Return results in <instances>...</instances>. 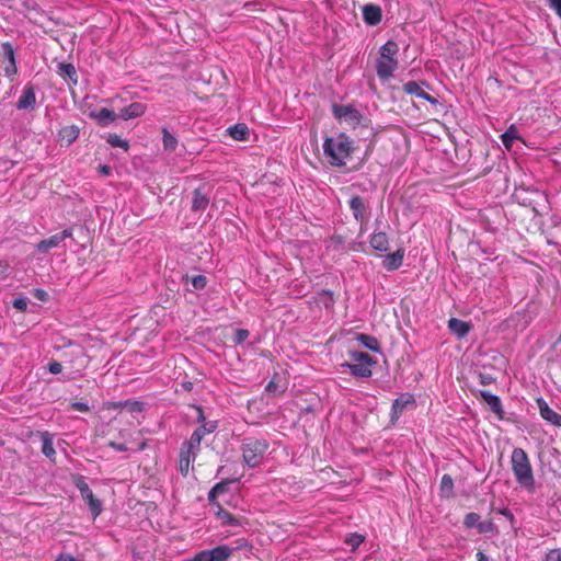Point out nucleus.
I'll return each instance as SVG.
<instances>
[{"label":"nucleus","mask_w":561,"mask_h":561,"mask_svg":"<svg viewBox=\"0 0 561 561\" xmlns=\"http://www.w3.org/2000/svg\"><path fill=\"white\" fill-rule=\"evenodd\" d=\"M323 151L330 164L336 167L346 165L353 151V141L345 134H339L335 137L325 139Z\"/></svg>","instance_id":"f257e3e1"},{"label":"nucleus","mask_w":561,"mask_h":561,"mask_svg":"<svg viewBox=\"0 0 561 561\" xmlns=\"http://www.w3.org/2000/svg\"><path fill=\"white\" fill-rule=\"evenodd\" d=\"M512 470L516 481L526 489L533 492L535 490V478L528 455L523 448H514L511 456Z\"/></svg>","instance_id":"f03ea898"},{"label":"nucleus","mask_w":561,"mask_h":561,"mask_svg":"<svg viewBox=\"0 0 561 561\" xmlns=\"http://www.w3.org/2000/svg\"><path fill=\"white\" fill-rule=\"evenodd\" d=\"M268 446L270 444L266 439L255 437L244 438L240 447L243 462L249 468H256L262 462Z\"/></svg>","instance_id":"7ed1b4c3"},{"label":"nucleus","mask_w":561,"mask_h":561,"mask_svg":"<svg viewBox=\"0 0 561 561\" xmlns=\"http://www.w3.org/2000/svg\"><path fill=\"white\" fill-rule=\"evenodd\" d=\"M399 51L398 44L389 41L380 48V57L377 59L376 70L381 79H389L398 68V60L396 58Z\"/></svg>","instance_id":"20e7f679"},{"label":"nucleus","mask_w":561,"mask_h":561,"mask_svg":"<svg viewBox=\"0 0 561 561\" xmlns=\"http://www.w3.org/2000/svg\"><path fill=\"white\" fill-rule=\"evenodd\" d=\"M350 357L354 363L345 362L341 364L342 367L347 368L352 376L354 377H371V366H374L377 363V360L373 356L362 351H352L350 352Z\"/></svg>","instance_id":"39448f33"},{"label":"nucleus","mask_w":561,"mask_h":561,"mask_svg":"<svg viewBox=\"0 0 561 561\" xmlns=\"http://www.w3.org/2000/svg\"><path fill=\"white\" fill-rule=\"evenodd\" d=\"M530 194L540 195L541 192L534 185H525L524 182L514 181V190L512 197L520 205H531L533 199L528 196Z\"/></svg>","instance_id":"423d86ee"},{"label":"nucleus","mask_w":561,"mask_h":561,"mask_svg":"<svg viewBox=\"0 0 561 561\" xmlns=\"http://www.w3.org/2000/svg\"><path fill=\"white\" fill-rule=\"evenodd\" d=\"M72 236H73L72 228H66L62 231H60L47 239L39 241L36 244V250L39 253L46 254L49 252L50 249L59 247L61 242H64L68 238H72Z\"/></svg>","instance_id":"0eeeda50"},{"label":"nucleus","mask_w":561,"mask_h":561,"mask_svg":"<svg viewBox=\"0 0 561 561\" xmlns=\"http://www.w3.org/2000/svg\"><path fill=\"white\" fill-rule=\"evenodd\" d=\"M333 113L339 119H343L345 123L357 126L360 124V113L350 105H334Z\"/></svg>","instance_id":"6e6552de"},{"label":"nucleus","mask_w":561,"mask_h":561,"mask_svg":"<svg viewBox=\"0 0 561 561\" xmlns=\"http://www.w3.org/2000/svg\"><path fill=\"white\" fill-rule=\"evenodd\" d=\"M210 193L211 187L207 184H203L195 188L193 192L192 209L194 211L205 210L209 204Z\"/></svg>","instance_id":"1a4fd4ad"},{"label":"nucleus","mask_w":561,"mask_h":561,"mask_svg":"<svg viewBox=\"0 0 561 561\" xmlns=\"http://www.w3.org/2000/svg\"><path fill=\"white\" fill-rule=\"evenodd\" d=\"M414 403V397L410 393H404L394 399L391 405V422L394 423L400 417L404 409Z\"/></svg>","instance_id":"9d476101"},{"label":"nucleus","mask_w":561,"mask_h":561,"mask_svg":"<svg viewBox=\"0 0 561 561\" xmlns=\"http://www.w3.org/2000/svg\"><path fill=\"white\" fill-rule=\"evenodd\" d=\"M478 394L483 399V401L489 405L491 411L500 419H504V410L502 405V401L499 396L492 394L486 390H479Z\"/></svg>","instance_id":"9b49d317"},{"label":"nucleus","mask_w":561,"mask_h":561,"mask_svg":"<svg viewBox=\"0 0 561 561\" xmlns=\"http://www.w3.org/2000/svg\"><path fill=\"white\" fill-rule=\"evenodd\" d=\"M240 479L239 478H233V479H225L218 483H216L211 489L210 491L208 492V502H209V505L210 506H215V505H218V496L224 494V493H227L228 492V486L229 484L231 483H236L238 482Z\"/></svg>","instance_id":"f8f14e48"},{"label":"nucleus","mask_w":561,"mask_h":561,"mask_svg":"<svg viewBox=\"0 0 561 561\" xmlns=\"http://www.w3.org/2000/svg\"><path fill=\"white\" fill-rule=\"evenodd\" d=\"M537 405L545 421L554 426H561V414L552 410L542 398L537 399Z\"/></svg>","instance_id":"ddd939ff"},{"label":"nucleus","mask_w":561,"mask_h":561,"mask_svg":"<svg viewBox=\"0 0 561 561\" xmlns=\"http://www.w3.org/2000/svg\"><path fill=\"white\" fill-rule=\"evenodd\" d=\"M447 328L458 339H463L469 334V332L472 329V325L470 322L457 318H450L447 322Z\"/></svg>","instance_id":"4468645a"},{"label":"nucleus","mask_w":561,"mask_h":561,"mask_svg":"<svg viewBox=\"0 0 561 561\" xmlns=\"http://www.w3.org/2000/svg\"><path fill=\"white\" fill-rule=\"evenodd\" d=\"M89 116L95 119L101 126H107L117 118V115L114 111L105 107L91 111Z\"/></svg>","instance_id":"2eb2a0df"},{"label":"nucleus","mask_w":561,"mask_h":561,"mask_svg":"<svg viewBox=\"0 0 561 561\" xmlns=\"http://www.w3.org/2000/svg\"><path fill=\"white\" fill-rule=\"evenodd\" d=\"M80 494L88 504L93 518H96L103 511L102 502L93 495L90 488L88 490H83Z\"/></svg>","instance_id":"dca6fc26"},{"label":"nucleus","mask_w":561,"mask_h":561,"mask_svg":"<svg viewBox=\"0 0 561 561\" xmlns=\"http://www.w3.org/2000/svg\"><path fill=\"white\" fill-rule=\"evenodd\" d=\"M39 438L42 440V453L51 461H55L56 450L54 448V435L49 432H38Z\"/></svg>","instance_id":"f3484780"},{"label":"nucleus","mask_w":561,"mask_h":561,"mask_svg":"<svg viewBox=\"0 0 561 561\" xmlns=\"http://www.w3.org/2000/svg\"><path fill=\"white\" fill-rule=\"evenodd\" d=\"M403 257H404V250L398 249L396 252L386 255V257L382 262V266L389 272L396 271L402 265Z\"/></svg>","instance_id":"a211bd4d"},{"label":"nucleus","mask_w":561,"mask_h":561,"mask_svg":"<svg viewBox=\"0 0 561 561\" xmlns=\"http://www.w3.org/2000/svg\"><path fill=\"white\" fill-rule=\"evenodd\" d=\"M79 128L75 125L65 126L59 131V141L61 146L71 145L79 137Z\"/></svg>","instance_id":"6ab92c4d"},{"label":"nucleus","mask_w":561,"mask_h":561,"mask_svg":"<svg viewBox=\"0 0 561 561\" xmlns=\"http://www.w3.org/2000/svg\"><path fill=\"white\" fill-rule=\"evenodd\" d=\"M364 21L369 25H376L381 20V11L377 5L366 4L363 8Z\"/></svg>","instance_id":"aec40b11"},{"label":"nucleus","mask_w":561,"mask_h":561,"mask_svg":"<svg viewBox=\"0 0 561 561\" xmlns=\"http://www.w3.org/2000/svg\"><path fill=\"white\" fill-rule=\"evenodd\" d=\"M403 90L409 93V94H413L417 98H421V99H424V100H427L428 102L431 103H436L437 101L431 96L428 93H426L422 87L415 82V81H409L407 82L404 85H403Z\"/></svg>","instance_id":"412c9836"},{"label":"nucleus","mask_w":561,"mask_h":561,"mask_svg":"<svg viewBox=\"0 0 561 561\" xmlns=\"http://www.w3.org/2000/svg\"><path fill=\"white\" fill-rule=\"evenodd\" d=\"M371 248L376 251L387 252L389 251V240L386 232H375L370 237L369 241Z\"/></svg>","instance_id":"4be33fe9"},{"label":"nucleus","mask_w":561,"mask_h":561,"mask_svg":"<svg viewBox=\"0 0 561 561\" xmlns=\"http://www.w3.org/2000/svg\"><path fill=\"white\" fill-rule=\"evenodd\" d=\"M146 112V105L139 102L131 103L124 107L121 112V117L124 119H131L141 116Z\"/></svg>","instance_id":"5701e85b"},{"label":"nucleus","mask_w":561,"mask_h":561,"mask_svg":"<svg viewBox=\"0 0 561 561\" xmlns=\"http://www.w3.org/2000/svg\"><path fill=\"white\" fill-rule=\"evenodd\" d=\"M350 207L357 221H364L366 219V206L360 196H353L350 201Z\"/></svg>","instance_id":"b1692460"},{"label":"nucleus","mask_w":561,"mask_h":561,"mask_svg":"<svg viewBox=\"0 0 561 561\" xmlns=\"http://www.w3.org/2000/svg\"><path fill=\"white\" fill-rule=\"evenodd\" d=\"M194 460L195 459H193V451L182 447L180 451L179 469L183 477H186L188 474L191 461Z\"/></svg>","instance_id":"393cba45"},{"label":"nucleus","mask_w":561,"mask_h":561,"mask_svg":"<svg viewBox=\"0 0 561 561\" xmlns=\"http://www.w3.org/2000/svg\"><path fill=\"white\" fill-rule=\"evenodd\" d=\"M182 279H183L185 285L191 284L192 287H193V290H203L207 286V284H208L207 277L205 275H202V274H199V275H192V276L186 274V275L183 276Z\"/></svg>","instance_id":"a878e982"},{"label":"nucleus","mask_w":561,"mask_h":561,"mask_svg":"<svg viewBox=\"0 0 561 561\" xmlns=\"http://www.w3.org/2000/svg\"><path fill=\"white\" fill-rule=\"evenodd\" d=\"M35 104V93L32 87H27L23 90L19 101L18 108H27Z\"/></svg>","instance_id":"bb28decb"},{"label":"nucleus","mask_w":561,"mask_h":561,"mask_svg":"<svg viewBox=\"0 0 561 561\" xmlns=\"http://www.w3.org/2000/svg\"><path fill=\"white\" fill-rule=\"evenodd\" d=\"M204 437L197 432L196 430L192 433L188 440L183 443V446L185 449L193 451V459L196 458V455L199 450L202 439Z\"/></svg>","instance_id":"cd10ccee"},{"label":"nucleus","mask_w":561,"mask_h":561,"mask_svg":"<svg viewBox=\"0 0 561 561\" xmlns=\"http://www.w3.org/2000/svg\"><path fill=\"white\" fill-rule=\"evenodd\" d=\"M356 340L360 342V344L373 352H380V345L378 340L375 336L359 333L356 336Z\"/></svg>","instance_id":"c85d7f7f"},{"label":"nucleus","mask_w":561,"mask_h":561,"mask_svg":"<svg viewBox=\"0 0 561 561\" xmlns=\"http://www.w3.org/2000/svg\"><path fill=\"white\" fill-rule=\"evenodd\" d=\"M501 139L505 148L510 150L513 142L520 139V135L517 128L514 125H511L510 128L501 136Z\"/></svg>","instance_id":"c756f323"},{"label":"nucleus","mask_w":561,"mask_h":561,"mask_svg":"<svg viewBox=\"0 0 561 561\" xmlns=\"http://www.w3.org/2000/svg\"><path fill=\"white\" fill-rule=\"evenodd\" d=\"M228 133L236 140H245L249 136V128L244 124H237L230 127Z\"/></svg>","instance_id":"7c9ffc66"},{"label":"nucleus","mask_w":561,"mask_h":561,"mask_svg":"<svg viewBox=\"0 0 561 561\" xmlns=\"http://www.w3.org/2000/svg\"><path fill=\"white\" fill-rule=\"evenodd\" d=\"M440 495L450 497L454 491V480L449 474H444L440 480Z\"/></svg>","instance_id":"2f4dec72"},{"label":"nucleus","mask_w":561,"mask_h":561,"mask_svg":"<svg viewBox=\"0 0 561 561\" xmlns=\"http://www.w3.org/2000/svg\"><path fill=\"white\" fill-rule=\"evenodd\" d=\"M58 73L62 78H68L72 82L77 83V71L76 68L71 64H59L58 65Z\"/></svg>","instance_id":"473e14b6"},{"label":"nucleus","mask_w":561,"mask_h":561,"mask_svg":"<svg viewBox=\"0 0 561 561\" xmlns=\"http://www.w3.org/2000/svg\"><path fill=\"white\" fill-rule=\"evenodd\" d=\"M217 507L216 515L222 520V524L237 526L239 525L238 519L231 515L228 511L224 510L220 504L215 505Z\"/></svg>","instance_id":"72a5a7b5"},{"label":"nucleus","mask_w":561,"mask_h":561,"mask_svg":"<svg viewBox=\"0 0 561 561\" xmlns=\"http://www.w3.org/2000/svg\"><path fill=\"white\" fill-rule=\"evenodd\" d=\"M163 133V147L168 151H174L178 145L176 138L169 133L165 128L162 130Z\"/></svg>","instance_id":"f704fd0d"},{"label":"nucleus","mask_w":561,"mask_h":561,"mask_svg":"<svg viewBox=\"0 0 561 561\" xmlns=\"http://www.w3.org/2000/svg\"><path fill=\"white\" fill-rule=\"evenodd\" d=\"M480 515L477 513H468L463 518V526L466 528H476L478 530L480 524Z\"/></svg>","instance_id":"c9c22d12"},{"label":"nucleus","mask_w":561,"mask_h":561,"mask_svg":"<svg viewBox=\"0 0 561 561\" xmlns=\"http://www.w3.org/2000/svg\"><path fill=\"white\" fill-rule=\"evenodd\" d=\"M477 531H478V534H481V535L499 533L497 527L491 519L485 520V522H480L479 528Z\"/></svg>","instance_id":"e433bc0d"},{"label":"nucleus","mask_w":561,"mask_h":561,"mask_svg":"<svg viewBox=\"0 0 561 561\" xmlns=\"http://www.w3.org/2000/svg\"><path fill=\"white\" fill-rule=\"evenodd\" d=\"M218 427L217 421H208L206 423H203L201 426L195 428L199 434L204 437L206 434H210L215 432Z\"/></svg>","instance_id":"4c0bfd02"},{"label":"nucleus","mask_w":561,"mask_h":561,"mask_svg":"<svg viewBox=\"0 0 561 561\" xmlns=\"http://www.w3.org/2000/svg\"><path fill=\"white\" fill-rule=\"evenodd\" d=\"M107 142L111 144L113 147H119L123 148L124 150H128L129 148L128 142L115 134H111L108 136Z\"/></svg>","instance_id":"58836bf2"},{"label":"nucleus","mask_w":561,"mask_h":561,"mask_svg":"<svg viewBox=\"0 0 561 561\" xmlns=\"http://www.w3.org/2000/svg\"><path fill=\"white\" fill-rule=\"evenodd\" d=\"M320 298H321V301L322 304L324 305L325 308H330L333 306L334 304V298H333V293L331 290H328V289H323L320 294H319Z\"/></svg>","instance_id":"ea45409f"},{"label":"nucleus","mask_w":561,"mask_h":561,"mask_svg":"<svg viewBox=\"0 0 561 561\" xmlns=\"http://www.w3.org/2000/svg\"><path fill=\"white\" fill-rule=\"evenodd\" d=\"M250 335V332L245 329H237L234 331V334H233V337H232V341L236 343V344H242L243 342L247 341V339L249 337Z\"/></svg>","instance_id":"a19ab883"},{"label":"nucleus","mask_w":561,"mask_h":561,"mask_svg":"<svg viewBox=\"0 0 561 561\" xmlns=\"http://www.w3.org/2000/svg\"><path fill=\"white\" fill-rule=\"evenodd\" d=\"M125 407L128 409L131 413H140L145 409L144 402L134 400V401H126Z\"/></svg>","instance_id":"79ce46f5"},{"label":"nucleus","mask_w":561,"mask_h":561,"mask_svg":"<svg viewBox=\"0 0 561 561\" xmlns=\"http://www.w3.org/2000/svg\"><path fill=\"white\" fill-rule=\"evenodd\" d=\"M72 482L75 486L80 491V493L83 492V490H88L90 488L85 482V478L81 474L72 476Z\"/></svg>","instance_id":"37998d69"},{"label":"nucleus","mask_w":561,"mask_h":561,"mask_svg":"<svg viewBox=\"0 0 561 561\" xmlns=\"http://www.w3.org/2000/svg\"><path fill=\"white\" fill-rule=\"evenodd\" d=\"M345 541L352 549H356L364 541V537L358 534H352Z\"/></svg>","instance_id":"c03bdc74"},{"label":"nucleus","mask_w":561,"mask_h":561,"mask_svg":"<svg viewBox=\"0 0 561 561\" xmlns=\"http://www.w3.org/2000/svg\"><path fill=\"white\" fill-rule=\"evenodd\" d=\"M2 50H3V56L8 59V62L15 60L14 49L10 43H8V42L3 43Z\"/></svg>","instance_id":"a18cd8bd"},{"label":"nucleus","mask_w":561,"mask_h":561,"mask_svg":"<svg viewBox=\"0 0 561 561\" xmlns=\"http://www.w3.org/2000/svg\"><path fill=\"white\" fill-rule=\"evenodd\" d=\"M28 300L25 297H18L13 300L12 306L20 311H25L27 309Z\"/></svg>","instance_id":"49530a36"},{"label":"nucleus","mask_w":561,"mask_h":561,"mask_svg":"<svg viewBox=\"0 0 561 561\" xmlns=\"http://www.w3.org/2000/svg\"><path fill=\"white\" fill-rule=\"evenodd\" d=\"M545 561H561V549H551L547 552Z\"/></svg>","instance_id":"de8ad7c7"},{"label":"nucleus","mask_w":561,"mask_h":561,"mask_svg":"<svg viewBox=\"0 0 561 561\" xmlns=\"http://www.w3.org/2000/svg\"><path fill=\"white\" fill-rule=\"evenodd\" d=\"M48 371L54 375L60 374L62 371V365L57 360H51L48 363Z\"/></svg>","instance_id":"09e8293b"},{"label":"nucleus","mask_w":561,"mask_h":561,"mask_svg":"<svg viewBox=\"0 0 561 561\" xmlns=\"http://www.w3.org/2000/svg\"><path fill=\"white\" fill-rule=\"evenodd\" d=\"M18 72V67L15 64V60L9 61L8 65L4 67V73L7 77H13Z\"/></svg>","instance_id":"8fccbe9b"},{"label":"nucleus","mask_w":561,"mask_h":561,"mask_svg":"<svg viewBox=\"0 0 561 561\" xmlns=\"http://www.w3.org/2000/svg\"><path fill=\"white\" fill-rule=\"evenodd\" d=\"M549 7L556 12L561 19V0H547Z\"/></svg>","instance_id":"3c124183"},{"label":"nucleus","mask_w":561,"mask_h":561,"mask_svg":"<svg viewBox=\"0 0 561 561\" xmlns=\"http://www.w3.org/2000/svg\"><path fill=\"white\" fill-rule=\"evenodd\" d=\"M479 381L483 386L491 385L495 381V378L490 374H479Z\"/></svg>","instance_id":"603ef678"},{"label":"nucleus","mask_w":561,"mask_h":561,"mask_svg":"<svg viewBox=\"0 0 561 561\" xmlns=\"http://www.w3.org/2000/svg\"><path fill=\"white\" fill-rule=\"evenodd\" d=\"M33 296L41 301H46L48 299L47 291L41 288L34 289Z\"/></svg>","instance_id":"864d4df0"},{"label":"nucleus","mask_w":561,"mask_h":561,"mask_svg":"<svg viewBox=\"0 0 561 561\" xmlns=\"http://www.w3.org/2000/svg\"><path fill=\"white\" fill-rule=\"evenodd\" d=\"M72 410L80 411V412H88L90 410V407L85 402H73L71 403Z\"/></svg>","instance_id":"5fc2aeb1"},{"label":"nucleus","mask_w":561,"mask_h":561,"mask_svg":"<svg viewBox=\"0 0 561 561\" xmlns=\"http://www.w3.org/2000/svg\"><path fill=\"white\" fill-rule=\"evenodd\" d=\"M192 407L197 412L196 422L201 423V424L206 423V417H205V414H204V411H203L202 407L201 405H192Z\"/></svg>","instance_id":"6e6d98bb"},{"label":"nucleus","mask_w":561,"mask_h":561,"mask_svg":"<svg viewBox=\"0 0 561 561\" xmlns=\"http://www.w3.org/2000/svg\"><path fill=\"white\" fill-rule=\"evenodd\" d=\"M107 446L113 448L116 451H126L127 450V446L123 443H116V442L111 440V442H108Z\"/></svg>","instance_id":"4d7b16f0"},{"label":"nucleus","mask_w":561,"mask_h":561,"mask_svg":"<svg viewBox=\"0 0 561 561\" xmlns=\"http://www.w3.org/2000/svg\"><path fill=\"white\" fill-rule=\"evenodd\" d=\"M499 514H501L504 517H506L511 523H514V519H515L514 515H513V513L507 507L500 508L499 510Z\"/></svg>","instance_id":"13d9d810"},{"label":"nucleus","mask_w":561,"mask_h":561,"mask_svg":"<svg viewBox=\"0 0 561 561\" xmlns=\"http://www.w3.org/2000/svg\"><path fill=\"white\" fill-rule=\"evenodd\" d=\"M55 561H78L71 554H60Z\"/></svg>","instance_id":"bf43d9fd"},{"label":"nucleus","mask_w":561,"mask_h":561,"mask_svg":"<svg viewBox=\"0 0 561 561\" xmlns=\"http://www.w3.org/2000/svg\"><path fill=\"white\" fill-rule=\"evenodd\" d=\"M181 386L187 392H191L193 390V382L192 381L185 380V381H183L181 383Z\"/></svg>","instance_id":"052dcab7"},{"label":"nucleus","mask_w":561,"mask_h":561,"mask_svg":"<svg viewBox=\"0 0 561 561\" xmlns=\"http://www.w3.org/2000/svg\"><path fill=\"white\" fill-rule=\"evenodd\" d=\"M477 561H490L489 557L484 554L483 552L479 551L477 553Z\"/></svg>","instance_id":"680f3d73"},{"label":"nucleus","mask_w":561,"mask_h":561,"mask_svg":"<svg viewBox=\"0 0 561 561\" xmlns=\"http://www.w3.org/2000/svg\"><path fill=\"white\" fill-rule=\"evenodd\" d=\"M277 388V385L274 381H270L265 388L267 392H272Z\"/></svg>","instance_id":"e2e57ef3"},{"label":"nucleus","mask_w":561,"mask_h":561,"mask_svg":"<svg viewBox=\"0 0 561 561\" xmlns=\"http://www.w3.org/2000/svg\"><path fill=\"white\" fill-rule=\"evenodd\" d=\"M101 172L108 173L110 170H108V168L106 165H101Z\"/></svg>","instance_id":"0e129e2a"},{"label":"nucleus","mask_w":561,"mask_h":561,"mask_svg":"<svg viewBox=\"0 0 561 561\" xmlns=\"http://www.w3.org/2000/svg\"><path fill=\"white\" fill-rule=\"evenodd\" d=\"M224 469H225V467H222V466L219 467L218 470H217V476L220 474V473H224Z\"/></svg>","instance_id":"69168bd1"},{"label":"nucleus","mask_w":561,"mask_h":561,"mask_svg":"<svg viewBox=\"0 0 561 561\" xmlns=\"http://www.w3.org/2000/svg\"><path fill=\"white\" fill-rule=\"evenodd\" d=\"M145 447H146V444H141L139 449L142 450V449H145Z\"/></svg>","instance_id":"338daca9"},{"label":"nucleus","mask_w":561,"mask_h":561,"mask_svg":"<svg viewBox=\"0 0 561 561\" xmlns=\"http://www.w3.org/2000/svg\"><path fill=\"white\" fill-rule=\"evenodd\" d=\"M503 181H504L505 183H507V182H508V178H503Z\"/></svg>","instance_id":"774afa93"}]
</instances>
